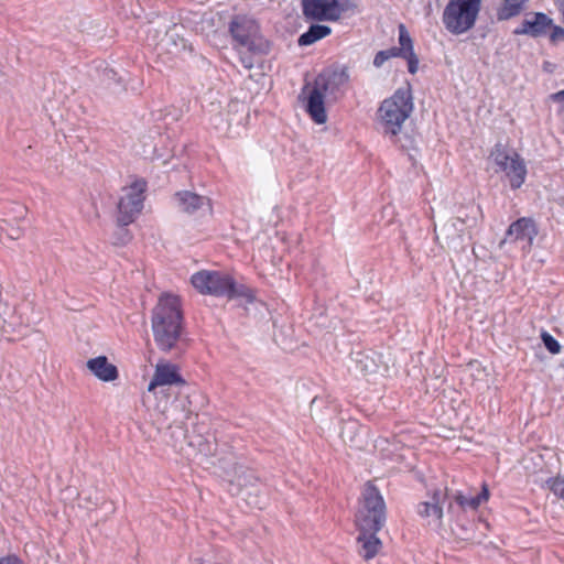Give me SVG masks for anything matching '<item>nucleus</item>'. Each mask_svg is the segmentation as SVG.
<instances>
[{
	"mask_svg": "<svg viewBox=\"0 0 564 564\" xmlns=\"http://www.w3.org/2000/svg\"><path fill=\"white\" fill-rule=\"evenodd\" d=\"M386 522V505L378 489L367 484L361 494L360 507L356 513V524L360 530L358 542L360 543V555L370 560L381 549V541L376 533L381 530Z\"/></svg>",
	"mask_w": 564,
	"mask_h": 564,
	"instance_id": "f257e3e1",
	"label": "nucleus"
},
{
	"mask_svg": "<svg viewBox=\"0 0 564 564\" xmlns=\"http://www.w3.org/2000/svg\"><path fill=\"white\" fill-rule=\"evenodd\" d=\"M349 75L346 69H336L319 74L312 86L304 89L306 96V111L317 124L327 121L325 105L336 101L341 95V88L347 84Z\"/></svg>",
	"mask_w": 564,
	"mask_h": 564,
	"instance_id": "f03ea898",
	"label": "nucleus"
},
{
	"mask_svg": "<svg viewBox=\"0 0 564 564\" xmlns=\"http://www.w3.org/2000/svg\"><path fill=\"white\" fill-rule=\"evenodd\" d=\"M182 313L176 295L165 293L159 299L152 313V330L156 345L164 351L171 350L180 338Z\"/></svg>",
	"mask_w": 564,
	"mask_h": 564,
	"instance_id": "7ed1b4c3",
	"label": "nucleus"
},
{
	"mask_svg": "<svg viewBox=\"0 0 564 564\" xmlns=\"http://www.w3.org/2000/svg\"><path fill=\"white\" fill-rule=\"evenodd\" d=\"M191 282L202 294L240 300L246 310H249L248 305L256 304L253 291L245 285H237L226 273L202 270L192 275Z\"/></svg>",
	"mask_w": 564,
	"mask_h": 564,
	"instance_id": "20e7f679",
	"label": "nucleus"
},
{
	"mask_svg": "<svg viewBox=\"0 0 564 564\" xmlns=\"http://www.w3.org/2000/svg\"><path fill=\"white\" fill-rule=\"evenodd\" d=\"M412 109V97L408 90L399 89L393 96L384 99L378 110V119L383 132L397 135Z\"/></svg>",
	"mask_w": 564,
	"mask_h": 564,
	"instance_id": "39448f33",
	"label": "nucleus"
},
{
	"mask_svg": "<svg viewBox=\"0 0 564 564\" xmlns=\"http://www.w3.org/2000/svg\"><path fill=\"white\" fill-rule=\"evenodd\" d=\"M481 0H449L443 12V23L453 34L470 30L480 11Z\"/></svg>",
	"mask_w": 564,
	"mask_h": 564,
	"instance_id": "423d86ee",
	"label": "nucleus"
},
{
	"mask_svg": "<svg viewBox=\"0 0 564 564\" xmlns=\"http://www.w3.org/2000/svg\"><path fill=\"white\" fill-rule=\"evenodd\" d=\"M495 165L505 173L512 189L520 188L527 180V164L524 159L516 151L503 144H496L490 152Z\"/></svg>",
	"mask_w": 564,
	"mask_h": 564,
	"instance_id": "0eeeda50",
	"label": "nucleus"
},
{
	"mask_svg": "<svg viewBox=\"0 0 564 564\" xmlns=\"http://www.w3.org/2000/svg\"><path fill=\"white\" fill-rule=\"evenodd\" d=\"M230 33L236 42L235 47L242 53H263L268 48L267 42L259 34L257 22L247 17H236L230 22Z\"/></svg>",
	"mask_w": 564,
	"mask_h": 564,
	"instance_id": "6e6552de",
	"label": "nucleus"
},
{
	"mask_svg": "<svg viewBox=\"0 0 564 564\" xmlns=\"http://www.w3.org/2000/svg\"><path fill=\"white\" fill-rule=\"evenodd\" d=\"M145 187V182L138 180L122 188L118 203V223L120 226L123 227L133 223L135 217L141 213Z\"/></svg>",
	"mask_w": 564,
	"mask_h": 564,
	"instance_id": "1a4fd4ad",
	"label": "nucleus"
},
{
	"mask_svg": "<svg viewBox=\"0 0 564 564\" xmlns=\"http://www.w3.org/2000/svg\"><path fill=\"white\" fill-rule=\"evenodd\" d=\"M305 18L316 21H336L344 12L339 0H302Z\"/></svg>",
	"mask_w": 564,
	"mask_h": 564,
	"instance_id": "9d476101",
	"label": "nucleus"
},
{
	"mask_svg": "<svg viewBox=\"0 0 564 564\" xmlns=\"http://www.w3.org/2000/svg\"><path fill=\"white\" fill-rule=\"evenodd\" d=\"M356 372L362 376L375 373L386 375L389 372L388 362L383 360V356L375 351H357L352 356Z\"/></svg>",
	"mask_w": 564,
	"mask_h": 564,
	"instance_id": "9b49d317",
	"label": "nucleus"
},
{
	"mask_svg": "<svg viewBox=\"0 0 564 564\" xmlns=\"http://www.w3.org/2000/svg\"><path fill=\"white\" fill-rule=\"evenodd\" d=\"M389 57L401 56L408 61V69L410 73H416L419 68V59L413 52L412 39L403 24L399 25V47L386 50Z\"/></svg>",
	"mask_w": 564,
	"mask_h": 564,
	"instance_id": "f8f14e48",
	"label": "nucleus"
},
{
	"mask_svg": "<svg viewBox=\"0 0 564 564\" xmlns=\"http://www.w3.org/2000/svg\"><path fill=\"white\" fill-rule=\"evenodd\" d=\"M183 383L178 368L166 360H160L155 366L152 380L149 383L148 391L154 392L156 388Z\"/></svg>",
	"mask_w": 564,
	"mask_h": 564,
	"instance_id": "ddd939ff",
	"label": "nucleus"
},
{
	"mask_svg": "<svg viewBox=\"0 0 564 564\" xmlns=\"http://www.w3.org/2000/svg\"><path fill=\"white\" fill-rule=\"evenodd\" d=\"M176 207L186 214L207 213L210 210L209 198L191 191H182L175 194Z\"/></svg>",
	"mask_w": 564,
	"mask_h": 564,
	"instance_id": "4468645a",
	"label": "nucleus"
},
{
	"mask_svg": "<svg viewBox=\"0 0 564 564\" xmlns=\"http://www.w3.org/2000/svg\"><path fill=\"white\" fill-rule=\"evenodd\" d=\"M189 50L191 46L178 33L176 26L166 31L164 36L156 43V51L159 55L166 53L172 56H178Z\"/></svg>",
	"mask_w": 564,
	"mask_h": 564,
	"instance_id": "2eb2a0df",
	"label": "nucleus"
},
{
	"mask_svg": "<svg viewBox=\"0 0 564 564\" xmlns=\"http://www.w3.org/2000/svg\"><path fill=\"white\" fill-rule=\"evenodd\" d=\"M536 235L538 228L535 223L531 218L522 217L509 226L506 239L527 241L530 249Z\"/></svg>",
	"mask_w": 564,
	"mask_h": 564,
	"instance_id": "dca6fc26",
	"label": "nucleus"
},
{
	"mask_svg": "<svg viewBox=\"0 0 564 564\" xmlns=\"http://www.w3.org/2000/svg\"><path fill=\"white\" fill-rule=\"evenodd\" d=\"M552 25V20L544 13H535L532 19L522 21L520 28L516 29V34H529L540 36L545 34Z\"/></svg>",
	"mask_w": 564,
	"mask_h": 564,
	"instance_id": "f3484780",
	"label": "nucleus"
},
{
	"mask_svg": "<svg viewBox=\"0 0 564 564\" xmlns=\"http://www.w3.org/2000/svg\"><path fill=\"white\" fill-rule=\"evenodd\" d=\"M88 369L102 381H113L118 377V370L105 356H99L87 361Z\"/></svg>",
	"mask_w": 564,
	"mask_h": 564,
	"instance_id": "a211bd4d",
	"label": "nucleus"
},
{
	"mask_svg": "<svg viewBox=\"0 0 564 564\" xmlns=\"http://www.w3.org/2000/svg\"><path fill=\"white\" fill-rule=\"evenodd\" d=\"M257 478L251 473H242L236 477L237 495H241L246 502L252 507L261 508L258 500L252 499V490Z\"/></svg>",
	"mask_w": 564,
	"mask_h": 564,
	"instance_id": "6ab92c4d",
	"label": "nucleus"
},
{
	"mask_svg": "<svg viewBox=\"0 0 564 564\" xmlns=\"http://www.w3.org/2000/svg\"><path fill=\"white\" fill-rule=\"evenodd\" d=\"M490 498V491L487 482H482L481 491L476 497H467L462 492L455 496L456 503L463 509L477 510L480 505L486 503Z\"/></svg>",
	"mask_w": 564,
	"mask_h": 564,
	"instance_id": "aec40b11",
	"label": "nucleus"
},
{
	"mask_svg": "<svg viewBox=\"0 0 564 564\" xmlns=\"http://www.w3.org/2000/svg\"><path fill=\"white\" fill-rule=\"evenodd\" d=\"M332 32L330 28L322 24H313L310 29L299 37V44L301 46L312 45L318 40H322L329 35Z\"/></svg>",
	"mask_w": 564,
	"mask_h": 564,
	"instance_id": "412c9836",
	"label": "nucleus"
},
{
	"mask_svg": "<svg viewBox=\"0 0 564 564\" xmlns=\"http://www.w3.org/2000/svg\"><path fill=\"white\" fill-rule=\"evenodd\" d=\"M446 494L438 490L433 496V502H425V517H433L436 521H441L443 517L442 502L445 500Z\"/></svg>",
	"mask_w": 564,
	"mask_h": 564,
	"instance_id": "4be33fe9",
	"label": "nucleus"
},
{
	"mask_svg": "<svg viewBox=\"0 0 564 564\" xmlns=\"http://www.w3.org/2000/svg\"><path fill=\"white\" fill-rule=\"evenodd\" d=\"M528 0H502V6L499 9V18L507 20L513 18L523 10Z\"/></svg>",
	"mask_w": 564,
	"mask_h": 564,
	"instance_id": "5701e85b",
	"label": "nucleus"
},
{
	"mask_svg": "<svg viewBox=\"0 0 564 564\" xmlns=\"http://www.w3.org/2000/svg\"><path fill=\"white\" fill-rule=\"evenodd\" d=\"M401 147L408 151L410 160L413 162H416L420 158V150L419 147L414 144L413 139L405 134L401 138Z\"/></svg>",
	"mask_w": 564,
	"mask_h": 564,
	"instance_id": "b1692460",
	"label": "nucleus"
},
{
	"mask_svg": "<svg viewBox=\"0 0 564 564\" xmlns=\"http://www.w3.org/2000/svg\"><path fill=\"white\" fill-rule=\"evenodd\" d=\"M541 339L545 346V348L553 355L561 352V345L560 343L547 332L543 330L541 333Z\"/></svg>",
	"mask_w": 564,
	"mask_h": 564,
	"instance_id": "393cba45",
	"label": "nucleus"
},
{
	"mask_svg": "<svg viewBox=\"0 0 564 564\" xmlns=\"http://www.w3.org/2000/svg\"><path fill=\"white\" fill-rule=\"evenodd\" d=\"M550 489L564 500V478L555 477L550 481Z\"/></svg>",
	"mask_w": 564,
	"mask_h": 564,
	"instance_id": "a878e982",
	"label": "nucleus"
},
{
	"mask_svg": "<svg viewBox=\"0 0 564 564\" xmlns=\"http://www.w3.org/2000/svg\"><path fill=\"white\" fill-rule=\"evenodd\" d=\"M390 59L389 57V54L387 53V51H380L376 54L375 58H373V65L376 67H381L386 61Z\"/></svg>",
	"mask_w": 564,
	"mask_h": 564,
	"instance_id": "bb28decb",
	"label": "nucleus"
},
{
	"mask_svg": "<svg viewBox=\"0 0 564 564\" xmlns=\"http://www.w3.org/2000/svg\"><path fill=\"white\" fill-rule=\"evenodd\" d=\"M561 39H564V29L561 26H553L550 34L551 42L555 43Z\"/></svg>",
	"mask_w": 564,
	"mask_h": 564,
	"instance_id": "cd10ccee",
	"label": "nucleus"
},
{
	"mask_svg": "<svg viewBox=\"0 0 564 564\" xmlns=\"http://www.w3.org/2000/svg\"><path fill=\"white\" fill-rule=\"evenodd\" d=\"M0 564H23V562L15 555H6L0 557Z\"/></svg>",
	"mask_w": 564,
	"mask_h": 564,
	"instance_id": "c85d7f7f",
	"label": "nucleus"
},
{
	"mask_svg": "<svg viewBox=\"0 0 564 564\" xmlns=\"http://www.w3.org/2000/svg\"><path fill=\"white\" fill-rule=\"evenodd\" d=\"M241 62L246 68H251L253 66V61L250 56H241Z\"/></svg>",
	"mask_w": 564,
	"mask_h": 564,
	"instance_id": "c756f323",
	"label": "nucleus"
},
{
	"mask_svg": "<svg viewBox=\"0 0 564 564\" xmlns=\"http://www.w3.org/2000/svg\"><path fill=\"white\" fill-rule=\"evenodd\" d=\"M553 99L560 102H564V89L554 94Z\"/></svg>",
	"mask_w": 564,
	"mask_h": 564,
	"instance_id": "7c9ffc66",
	"label": "nucleus"
},
{
	"mask_svg": "<svg viewBox=\"0 0 564 564\" xmlns=\"http://www.w3.org/2000/svg\"><path fill=\"white\" fill-rule=\"evenodd\" d=\"M8 236L11 238V239H18L20 237V234L18 230H12L11 232H8Z\"/></svg>",
	"mask_w": 564,
	"mask_h": 564,
	"instance_id": "2f4dec72",
	"label": "nucleus"
},
{
	"mask_svg": "<svg viewBox=\"0 0 564 564\" xmlns=\"http://www.w3.org/2000/svg\"><path fill=\"white\" fill-rule=\"evenodd\" d=\"M123 234V239H122V242H124L126 238L128 239V231L124 230L123 228L120 229Z\"/></svg>",
	"mask_w": 564,
	"mask_h": 564,
	"instance_id": "473e14b6",
	"label": "nucleus"
}]
</instances>
